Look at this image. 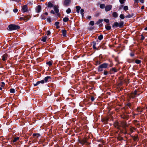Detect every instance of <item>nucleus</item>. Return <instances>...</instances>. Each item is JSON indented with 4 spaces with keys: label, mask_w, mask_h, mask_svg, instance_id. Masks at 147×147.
Wrapping results in <instances>:
<instances>
[{
    "label": "nucleus",
    "mask_w": 147,
    "mask_h": 147,
    "mask_svg": "<svg viewBox=\"0 0 147 147\" xmlns=\"http://www.w3.org/2000/svg\"><path fill=\"white\" fill-rule=\"evenodd\" d=\"M62 35L63 36L65 37L66 36V30H62Z\"/></svg>",
    "instance_id": "nucleus-17"
},
{
    "label": "nucleus",
    "mask_w": 147,
    "mask_h": 147,
    "mask_svg": "<svg viewBox=\"0 0 147 147\" xmlns=\"http://www.w3.org/2000/svg\"><path fill=\"white\" fill-rule=\"evenodd\" d=\"M84 10L83 9H82L80 10V13L82 15V17H83L84 16Z\"/></svg>",
    "instance_id": "nucleus-26"
},
{
    "label": "nucleus",
    "mask_w": 147,
    "mask_h": 147,
    "mask_svg": "<svg viewBox=\"0 0 147 147\" xmlns=\"http://www.w3.org/2000/svg\"><path fill=\"white\" fill-rule=\"evenodd\" d=\"M51 76H47L45 77L44 80H42L41 81H38L36 84H34V86H36L40 83L43 84L45 83L51 81Z\"/></svg>",
    "instance_id": "nucleus-1"
},
{
    "label": "nucleus",
    "mask_w": 147,
    "mask_h": 147,
    "mask_svg": "<svg viewBox=\"0 0 147 147\" xmlns=\"http://www.w3.org/2000/svg\"><path fill=\"white\" fill-rule=\"evenodd\" d=\"M19 139V137H15L14 138V139L13 141V142H16Z\"/></svg>",
    "instance_id": "nucleus-22"
},
{
    "label": "nucleus",
    "mask_w": 147,
    "mask_h": 147,
    "mask_svg": "<svg viewBox=\"0 0 147 147\" xmlns=\"http://www.w3.org/2000/svg\"><path fill=\"white\" fill-rule=\"evenodd\" d=\"M47 38V36L43 37L42 38L41 40L43 42H45L46 41Z\"/></svg>",
    "instance_id": "nucleus-23"
},
{
    "label": "nucleus",
    "mask_w": 147,
    "mask_h": 147,
    "mask_svg": "<svg viewBox=\"0 0 147 147\" xmlns=\"http://www.w3.org/2000/svg\"><path fill=\"white\" fill-rule=\"evenodd\" d=\"M129 130L132 133L133 132V130L132 128H130Z\"/></svg>",
    "instance_id": "nucleus-53"
},
{
    "label": "nucleus",
    "mask_w": 147,
    "mask_h": 147,
    "mask_svg": "<svg viewBox=\"0 0 147 147\" xmlns=\"http://www.w3.org/2000/svg\"><path fill=\"white\" fill-rule=\"evenodd\" d=\"M41 17L42 19L44 20L45 19V17L44 15H42L41 16Z\"/></svg>",
    "instance_id": "nucleus-50"
},
{
    "label": "nucleus",
    "mask_w": 147,
    "mask_h": 147,
    "mask_svg": "<svg viewBox=\"0 0 147 147\" xmlns=\"http://www.w3.org/2000/svg\"><path fill=\"white\" fill-rule=\"evenodd\" d=\"M71 1V0H65L63 3V5L65 6H68Z\"/></svg>",
    "instance_id": "nucleus-4"
},
{
    "label": "nucleus",
    "mask_w": 147,
    "mask_h": 147,
    "mask_svg": "<svg viewBox=\"0 0 147 147\" xmlns=\"http://www.w3.org/2000/svg\"><path fill=\"white\" fill-rule=\"evenodd\" d=\"M76 11L77 13H79L81 9V7L80 6H78L76 7Z\"/></svg>",
    "instance_id": "nucleus-20"
},
{
    "label": "nucleus",
    "mask_w": 147,
    "mask_h": 147,
    "mask_svg": "<svg viewBox=\"0 0 147 147\" xmlns=\"http://www.w3.org/2000/svg\"><path fill=\"white\" fill-rule=\"evenodd\" d=\"M94 21H90L89 23V24L92 26L94 25Z\"/></svg>",
    "instance_id": "nucleus-40"
},
{
    "label": "nucleus",
    "mask_w": 147,
    "mask_h": 147,
    "mask_svg": "<svg viewBox=\"0 0 147 147\" xmlns=\"http://www.w3.org/2000/svg\"><path fill=\"white\" fill-rule=\"evenodd\" d=\"M47 20L48 22H51V20L50 18H48L47 19Z\"/></svg>",
    "instance_id": "nucleus-52"
},
{
    "label": "nucleus",
    "mask_w": 147,
    "mask_h": 147,
    "mask_svg": "<svg viewBox=\"0 0 147 147\" xmlns=\"http://www.w3.org/2000/svg\"><path fill=\"white\" fill-rule=\"evenodd\" d=\"M140 108H138V111H140V112H142V111H140Z\"/></svg>",
    "instance_id": "nucleus-59"
},
{
    "label": "nucleus",
    "mask_w": 147,
    "mask_h": 147,
    "mask_svg": "<svg viewBox=\"0 0 147 147\" xmlns=\"http://www.w3.org/2000/svg\"><path fill=\"white\" fill-rule=\"evenodd\" d=\"M106 29L107 30H109L111 29V27L110 26L106 25L105 26Z\"/></svg>",
    "instance_id": "nucleus-25"
},
{
    "label": "nucleus",
    "mask_w": 147,
    "mask_h": 147,
    "mask_svg": "<svg viewBox=\"0 0 147 147\" xmlns=\"http://www.w3.org/2000/svg\"><path fill=\"white\" fill-rule=\"evenodd\" d=\"M51 13L54 14L55 13V12L53 10H51Z\"/></svg>",
    "instance_id": "nucleus-56"
},
{
    "label": "nucleus",
    "mask_w": 147,
    "mask_h": 147,
    "mask_svg": "<svg viewBox=\"0 0 147 147\" xmlns=\"http://www.w3.org/2000/svg\"><path fill=\"white\" fill-rule=\"evenodd\" d=\"M22 11L23 12H26L28 10V7L27 5H24L22 7Z\"/></svg>",
    "instance_id": "nucleus-10"
},
{
    "label": "nucleus",
    "mask_w": 147,
    "mask_h": 147,
    "mask_svg": "<svg viewBox=\"0 0 147 147\" xmlns=\"http://www.w3.org/2000/svg\"><path fill=\"white\" fill-rule=\"evenodd\" d=\"M102 21L103 20L102 19H99L98 21L96 23V24H99L101 23L102 22Z\"/></svg>",
    "instance_id": "nucleus-34"
},
{
    "label": "nucleus",
    "mask_w": 147,
    "mask_h": 147,
    "mask_svg": "<svg viewBox=\"0 0 147 147\" xmlns=\"http://www.w3.org/2000/svg\"><path fill=\"white\" fill-rule=\"evenodd\" d=\"M47 64L49 66H51L52 65V63L51 61H49L47 63Z\"/></svg>",
    "instance_id": "nucleus-39"
},
{
    "label": "nucleus",
    "mask_w": 147,
    "mask_h": 147,
    "mask_svg": "<svg viewBox=\"0 0 147 147\" xmlns=\"http://www.w3.org/2000/svg\"><path fill=\"white\" fill-rule=\"evenodd\" d=\"M33 136L34 139H36L38 138L40 136V135L39 134H33Z\"/></svg>",
    "instance_id": "nucleus-12"
},
{
    "label": "nucleus",
    "mask_w": 147,
    "mask_h": 147,
    "mask_svg": "<svg viewBox=\"0 0 147 147\" xmlns=\"http://www.w3.org/2000/svg\"><path fill=\"white\" fill-rule=\"evenodd\" d=\"M41 9V7L40 5H38L36 7V11L38 13H39L40 12Z\"/></svg>",
    "instance_id": "nucleus-14"
},
{
    "label": "nucleus",
    "mask_w": 147,
    "mask_h": 147,
    "mask_svg": "<svg viewBox=\"0 0 147 147\" xmlns=\"http://www.w3.org/2000/svg\"><path fill=\"white\" fill-rule=\"evenodd\" d=\"M144 6H143L141 7V9H144Z\"/></svg>",
    "instance_id": "nucleus-63"
},
{
    "label": "nucleus",
    "mask_w": 147,
    "mask_h": 147,
    "mask_svg": "<svg viewBox=\"0 0 147 147\" xmlns=\"http://www.w3.org/2000/svg\"><path fill=\"white\" fill-rule=\"evenodd\" d=\"M69 20V18L67 17H65L63 19V21L65 22H66Z\"/></svg>",
    "instance_id": "nucleus-28"
},
{
    "label": "nucleus",
    "mask_w": 147,
    "mask_h": 147,
    "mask_svg": "<svg viewBox=\"0 0 147 147\" xmlns=\"http://www.w3.org/2000/svg\"><path fill=\"white\" fill-rule=\"evenodd\" d=\"M71 11V10L69 8H68L66 11V12L67 13H69Z\"/></svg>",
    "instance_id": "nucleus-35"
},
{
    "label": "nucleus",
    "mask_w": 147,
    "mask_h": 147,
    "mask_svg": "<svg viewBox=\"0 0 147 147\" xmlns=\"http://www.w3.org/2000/svg\"><path fill=\"white\" fill-rule=\"evenodd\" d=\"M108 72L107 71H104V74L105 75H106L108 74Z\"/></svg>",
    "instance_id": "nucleus-45"
},
{
    "label": "nucleus",
    "mask_w": 147,
    "mask_h": 147,
    "mask_svg": "<svg viewBox=\"0 0 147 147\" xmlns=\"http://www.w3.org/2000/svg\"><path fill=\"white\" fill-rule=\"evenodd\" d=\"M141 40H143L145 38V37L143 36V35L142 34L141 35Z\"/></svg>",
    "instance_id": "nucleus-48"
},
{
    "label": "nucleus",
    "mask_w": 147,
    "mask_h": 147,
    "mask_svg": "<svg viewBox=\"0 0 147 147\" xmlns=\"http://www.w3.org/2000/svg\"><path fill=\"white\" fill-rule=\"evenodd\" d=\"M24 17L25 18L24 19V21L25 22H26L30 18L31 16L29 15H27L24 16Z\"/></svg>",
    "instance_id": "nucleus-15"
},
{
    "label": "nucleus",
    "mask_w": 147,
    "mask_h": 147,
    "mask_svg": "<svg viewBox=\"0 0 147 147\" xmlns=\"http://www.w3.org/2000/svg\"><path fill=\"white\" fill-rule=\"evenodd\" d=\"M100 63V62L99 61H97L96 62V65H99Z\"/></svg>",
    "instance_id": "nucleus-46"
},
{
    "label": "nucleus",
    "mask_w": 147,
    "mask_h": 147,
    "mask_svg": "<svg viewBox=\"0 0 147 147\" xmlns=\"http://www.w3.org/2000/svg\"><path fill=\"white\" fill-rule=\"evenodd\" d=\"M135 62L137 64H139L141 63V61L140 60H139L136 59L135 60Z\"/></svg>",
    "instance_id": "nucleus-32"
},
{
    "label": "nucleus",
    "mask_w": 147,
    "mask_h": 147,
    "mask_svg": "<svg viewBox=\"0 0 147 147\" xmlns=\"http://www.w3.org/2000/svg\"><path fill=\"white\" fill-rule=\"evenodd\" d=\"M134 1L136 3H138V0H134Z\"/></svg>",
    "instance_id": "nucleus-57"
},
{
    "label": "nucleus",
    "mask_w": 147,
    "mask_h": 147,
    "mask_svg": "<svg viewBox=\"0 0 147 147\" xmlns=\"http://www.w3.org/2000/svg\"><path fill=\"white\" fill-rule=\"evenodd\" d=\"M112 6L111 5H109L106 6L105 7V10L106 11H109L112 8Z\"/></svg>",
    "instance_id": "nucleus-8"
},
{
    "label": "nucleus",
    "mask_w": 147,
    "mask_h": 147,
    "mask_svg": "<svg viewBox=\"0 0 147 147\" xmlns=\"http://www.w3.org/2000/svg\"><path fill=\"white\" fill-rule=\"evenodd\" d=\"M100 7L101 9H103L105 7V5L104 4H102L100 5Z\"/></svg>",
    "instance_id": "nucleus-29"
},
{
    "label": "nucleus",
    "mask_w": 147,
    "mask_h": 147,
    "mask_svg": "<svg viewBox=\"0 0 147 147\" xmlns=\"http://www.w3.org/2000/svg\"><path fill=\"white\" fill-rule=\"evenodd\" d=\"M93 46H92L93 48L94 49H96V43L95 42H93Z\"/></svg>",
    "instance_id": "nucleus-27"
},
{
    "label": "nucleus",
    "mask_w": 147,
    "mask_h": 147,
    "mask_svg": "<svg viewBox=\"0 0 147 147\" xmlns=\"http://www.w3.org/2000/svg\"><path fill=\"white\" fill-rule=\"evenodd\" d=\"M119 24L117 22H115L114 24L112 26L113 27H117L119 26Z\"/></svg>",
    "instance_id": "nucleus-21"
},
{
    "label": "nucleus",
    "mask_w": 147,
    "mask_h": 147,
    "mask_svg": "<svg viewBox=\"0 0 147 147\" xmlns=\"http://www.w3.org/2000/svg\"><path fill=\"white\" fill-rule=\"evenodd\" d=\"M102 121L105 124H107L108 121V118L103 119H102Z\"/></svg>",
    "instance_id": "nucleus-16"
},
{
    "label": "nucleus",
    "mask_w": 147,
    "mask_h": 147,
    "mask_svg": "<svg viewBox=\"0 0 147 147\" xmlns=\"http://www.w3.org/2000/svg\"><path fill=\"white\" fill-rule=\"evenodd\" d=\"M53 6V5L52 3L51 2H49L48 3L47 7H52Z\"/></svg>",
    "instance_id": "nucleus-18"
},
{
    "label": "nucleus",
    "mask_w": 147,
    "mask_h": 147,
    "mask_svg": "<svg viewBox=\"0 0 147 147\" xmlns=\"http://www.w3.org/2000/svg\"><path fill=\"white\" fill-rule=\"evenodd\" d=\"M140 1L142 3H144V0H140Z\"/></svg>",
    "instance_id": "nucleus-58"
},
{
    "label": "nucleus",
    "mask_w": 147,
    "mask_h": 147,
    "mask_svg": "<svg viewBox=\"0 0 147 147\" xmlns=\"http://www.w3.org/2000/svg\"><path fill=\"white\" fill-rule=\"evenodd\" d=\"M114 125L115 127L117 128L118 129H119L120 126L119 125V123L117 121L115 122Z\"/></svg>",
    "instance_id": "nucleus-11"
},
{
    "label": "nucleus",
    "mask_w": 147,
    "mask_h": 147,
    "mask_svg": "<svg viewBox=\"0 0 147 147\" xmlns=\"http://www.w3.org/2000/svg\"><path fill=\"white\" fill-rule=\"evenodd\" d=\"M44 14L47 16L48 15V13L47 12H45L44 13Z\"/></svg>",
    "instance_id": "nucleus-64"
},
{
    "label": "nucleus",
    "mask_w": 147,
    "mask_h": 147,
    "mask_svg": "<svg viewBox=\"0 0 147 147\" xmlns=\"http://www.w3.org/2000/svg\"><path fill=\"white\" fill-rule=\"evenodd\" d=\"M128 6H125L124 7L123 9L125 11H126L128 9Z\"/></svg>",
    "instance_id": "nucleus-41"
},
{
    "label": "nucleus",
    "mask_w": 147,
    "mask_h": 147,
    "mask_svg": "<svg viewBox=\"0 0 147 147\" xmlns=\"http://www.w3.org/2000/svg\"><path fill=\"white\" fill-rule=\"evenodd\" d=\"M91 18V16H89L87 17L88 19H90Z\"/></svg>",
    "instance_id": "nucleus-61"
},
{
    "label": "nucleus",
    "mask_w": 147,
    "mask_h": 147,
    "mask_svg": "<svg viewBox=\"0 0 147 147\" xmlns=\"http://www.w3.org/2000/svg\"><path fill=\"white\" fill-rule=\"evenodd\" d=\"M59 24V22H55V25L56 26L57 28H59V26L58 25Z\"/></svg>",
    "instance_id": "nucleus-24"
},
{
    "label": "nucleus",
    "mask_w": 147,
    "mask_h": 147,
    "mask_svg": "<svg viewBox=\"0 0 147 147\" xmlns=\"http://www.w3.org/2000/svg\"><path fill=\"white\" fill-rule=\"evenodd\" d=\"M103 38V36L102 35H101L98 36V38L99 40H101Z\"/></svg>",
    "instance_id": "nucleus-33"
},
{
    "label": "nucleus",
    "mask_w": 147,
    "mask_h": 147,
    "mask_svg": "<svg viewBox=\"0 0 147 147\" xmlns=\"http://www.w3.org/2000/svg\"><path fill=\"white\" fill-rule=\"evenodd\" d=\"M127 105L128 107H129V108L131 109V103H128V104H127Z\"/></svg>",
    "instance_id": "nucleus-44"
},
{
    "label": "nucleus",
    "mask_w": 147,
    "mask_h": 147,
    "mask_svg": "<svg viewBox=\"0 0 147 147\" xmlns=\"http://www.w3.org/2000/svg\"><path fill=\"white\" fill-rule=\"evenodd\" d=\"M18 11V10L17 9H14L13 10V11L15 13H16Z\"/></svg>",
    "instance_id": "nucleus-51"
},
{
    "label": "nucleus",
    "mask_w": 147,
    "mask_h": 147,
    "mask_svg": "<svg viewBox=\"0 0 147 147\" xmlns=\"http://www.w3.org/2000/svg\"><path fill=\"white\" fill-rule=\"evenodd\" d=\"M94 98L93 97H91V100L93 101L94 100Z\"/></svg>",
    "instance_id": "nucleus-55"
},
{
    "label": "nucleus",
    "mask_w": 147,
    "mask_h": 147,
    "mask_svg": "<svg viewBox=\"0 0 147 147\" xmlns=\"http://www.w3.org/2000/svg\"><path fill=\"white\" fill-rule=\"evenodd\" d=\"M138 138L137 137H135L134 138V140H136Z\"/></svg>",
    "instance_id": "nucleus-62"
},
{
    "label": "nucleus",
    "mask_w": 147,
    "mask_h": 147,
    "mask_svg": "<svg viewBox=\"0 0 147 147\" xmlns=\"http://www.w3.org/2000/svg\"><path fill=\"white\" fill-rule=\"evenodd\" d=\"M111 71H113L114 72H117V70L114 68H112L111 69Z\"/></svg>",
    "instance_id": "nucleus-30"
},
{
    "label": "nucleus",
    "mask_w": 147,
    "mask_h": 147,
    "mask_svg": "<svg viewBox=\"0 0 147 147\" xmlns=\"http://www.w3.org/2000/svg\"><path fill=\"white\" fill-rule=\"evenodd\" d=\"M8 27L11 30H16L20 28V27L19 26L15 24H10L9 26Z\"/></svg>",
    "instance_id": "nucleus-3"
},
{
    "label": "nucleus",
    "mask_w": 147,
    "mask_h": 147,
    "mask_svg": "<svg viewBox=\"0 0 147 147\" xmlns=\"http://www.w3.org/2000/svg\"><path fill=\"white\" fill-rule=\"evenodd\" d=\"M24 19H25V18H24V17H20V20H24Z\"/></svg>",
    "instance_id": "nucleus-54"
},
{
    "label": "nucleus",
    "mask_w": 147,
    "mask_h": 147,
    "mask_svg": "<svg viewBox=\"0 0 147 147\" xmlns=\"http://www.w3.org/2000/svg\"><path fill=\"white\" fill-rule=\"evenodd\" d=\"M108 65V64L106 63H104L100 65L98 67V71L99 72L102 71L103 68H107Z\"/></svg>",
    "instance_id": "nucleus-2"
},
{
    "label": "nucleus",
    "mask_w": 147,
    "mask_h": 147,
    "mask_svg": "<svg viewBox=\"0 0 147 147\" xmlns=\"http://www.w3.org/2000/svg\"><path fill=\"white\" fill-rule=\"evenodd\" d=\"M8 55L7 54H5L4 55H3L2 57V60L3 61H5L7 60V59L8 58Z\"/></svg>",
    "instance_id": "nucleus-9"
},
{
    "label": "nucleus",
    "mask_w": 147,
    "mask_h": 147,
    "mask_svg": "<svg viewBox=\"0 0 147 147\" xmlns=\"http://www.w3.org/2000/svg\"><path fill=\"white\" fill-rule=\"evenodd\" d=\"M104 21L107 23H109V20L108 19H104Z\"/></svg>",
    "instance_id": "nucleus-42"
},
{
    "label": "nucleus",
    "mask_w": 147,
    "mask_h": 147,
    "mask_svg": "<svg viewBox=\"0 0 147 147\" xmlns=\"http://www.w3.org/2000/svg\"><path fill=\"white\" fill-rule=\"evenodd\" d=\"M123 26V22H121L119 24V26L120 27H121Z\"/></svg>",
    "instance_id": "nucleus-36"
},
{
    "label": "nucleus",
    "mask_w": 147,
    "mask_h": 147,
    "mask_svg": "<svg viewBox=\"0 0 147 147\" xmlns=\"http://www.w3.org/2000/svg\"><path fill=\"white\" fill-rule=\"evenodd\" d=\"M113 16L115 18H117L118 17V14L116 12H114L112 14Z\"/></svg>",
    "instance_id": "nucleus-19"
},
{
    "label": "nucleus",
    "mask_w": 147,
    "mask_h": 147,
    "mask_svg": "<svg viewBox=\"0 0 147 147\" xmlns=\"http://www.w3.org/2000/svg\"><path fill=\"white\" fill-rule=\"evenodd\" d=\"M121 124L122 127L126 130L125 128L126 127H128V125L127 124V123L124 121H122L121 122Z\"/></svg>",
    "instance_id": "nucleus-6"
},
{
    "label": "nucleus",
    "mask_w": 147,
    "mask_h": 147,
    "mask_svg": "<svg viewBox=\"0 0 147 147\" xmlns=\"http://www.w3.org/2000/svg\"><path fill=\"white\" fill-rule=\"evenodd\" d=\"M51 33L50 31L49 30H48L47 32V35H49Z\"/></svg>",
    "instance_id": "nucleus-49"
},
{
    "label": "nucleus",
    "mask_w": 147,
    "mask_h": 147,
    "mask_svg": "<svg viewBox=\"0 0 147 147\" xmlns=\"http://www.w3.org/2000/svg\"><path fill=\"white\" fill-rule=\"evenodd\" d=\"M79 142L80 144L82 145H83L87 142V140L86 139H83L80 140Z\"/></svg>",
    "instance_id": "nucleus-13"
},
{
    "label": "nucleus",
    "mask_w": 147,
    "mask_h": 147,
    "mask_svg": "<svg viewBox=\"0 0 147 147\" xmlns=\"http://www.w3.org/2000/svg\"><path fill=\"white\" fill-rule=\"evenodd\" d=\"M130 56L131 57H133L134 55V54L132 53H131L130 54Z\"/></svg>",
    "instance_id": "nucleus-60"
},
{
    "label": "nucleus",
    "mask_w": 147,
    "mask_h": 147,
    "mask_svg": "<svg viewBox=\"0 0 147 147\" xmlns=\"http://www.w3.org/2000/svg\"><path fill=\"white\" fill-rule=\"evenodd\" d=\"M120 17L122 19H124L125 18L123 14H121L120 16Z\"/></svg>",
    "instance_id": "nucleus-38"
},
{
    "label": "nucleus",
    "mask_w": 147,
    "mask_h": 147,
    "mask_svg": "<svg viewBox=\"0 0 147 147\" xmlns=\"http://www.w3.org/2000/svg\"><path fill=\"white\" fill-rule=\"evenodd\" d=\"M133 16V15H131L130 14H129L128 15H127L125 16V18H130L131 17Z\"/></svg>",
    "instance_id": "nucleus-31"
},
{
    "label": "nucleus",
    "mask_w": 147,
    "mask_h": 147,
    "mask_svg": "<svg viewBox=\"0 0 147 147\" xmlns=\"http://www.w3.org/2000/svg\"><path fill=\"white\" fill-rule=\"evenodd\" d=\"M54 9L55 12L56 13H57V16H60V14L59 13H58L59 10L58 9V7L56 5L54 7Z\"/></svg>",
    "instance_id": "nucleus-7"
},
{
    "label": "nucleus",
    "mask_w": 147,
    "mask_h": 147,
    "mask_svg": "<svg viewBox=\"0 0 147 147\" xmlns=\"http://www.w3.org/2000/svg\"><path fill=\"white\" fill-rule=\"evenodd\" d=\"M5 85V83L3 82H2V84L1 85V87H3Z\"/></svg>",
    "instance_id": "nucleus-47"
},
{
    "label": "nucleus",
    "mask_w": 147,
    "mask_h": 147,
    "mask_svg": "<svg viewBox=\"0 0 147 147\" xmlns=\"http://www.w3.org/2000/svg\"><path fill=\"white\" fill-rule=\"evenodd\" d=\"M125 0H119V1L121 4H122L124 3Z\"/></svg>",
    "instance_id": "nucleus-43"
},
{
    "label": "nucleus",
    "mask_w": 147,
    "mask_h": 147,
    "mask_svg": "<svg viewBox=\"0 0 147 147\" xmlns=\"http://www.w3.org/2000/svg\"><path fill=\"white\" fill-rule=\"evenodd\" d=\"M15 92V90L14 89H10V92L11 93H14Z\"/></svg>",
    "instance_id": "nucleus-37"
},
{
    "label": "nucleus",
    "mask_w": 147,
    "mask_h": 147,
    "mask_svg": "<svg viewBox=\"0 0 147 147\" xmlns=\"http://www.w3.org/2000/svg\"><path fill=\"white\" fill-rule=\"evenodd\" d=\"M137 94V91L135 90L133 93H131L129 95V97L130 98H134Z\"/></svg>",
    "instance_id": "nucleus-5"
}]
</instances>
